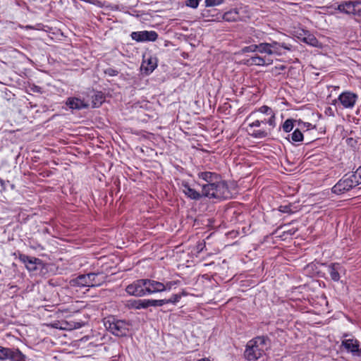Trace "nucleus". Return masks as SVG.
<instances>
[{"instance_id": "1", "label": "nucleus", "mask_w": 361, "mask_h": 361, "mask_svg": "<svg viewBox=\"0 0 361 361\" xmlns=\"http://www.w3.org/2000/svg\"><path fill=\"white\" fill-rule=\"evenodd\" d=\"M269 342L268 336H257L250 340L246 345L244 357L248 361H255L261 357L267 349Z\"/></svg>"}, {"instance_id": "2", "label": "nucleus", "mask_w": 361, "mask_h": 361, "mask_svg": "<svg viewBox=\"0 0 361 361\" xmlns=\"http://www.w3.org/2000/svg\"><path fill=\"white\" fill-rule=\"evenodd\" d=\"M130 325L129 322L117 319L114 317H109L104 322L106 329L114 335L119 337L127 336Z\"/></svg>"}, {"instance_id": "3", "label": "nucleus", "mask_w": 361, "mask_h": 361, "mask_svg": "<svg viewBox=\"0 0 361 361\" xmlns=\"http://www.w3.org/2000/svg\"><path fill=\"white\" fill-rule=\"evenodd\" d=\"M334 9L342 13L353 16L355 19L360 18H361V0L342 1Z\"/></svg>"}, {"instance_id": "4", "label": "nucleus", "mask_w": 361, "mask_h": 361, "mask_svg": "<svg viewBox=\"0 0 361 361\" xmlns=\"http://www.w3.org/2000/svg\"><path fill=\"white\" fill-rule=\"evenodd\" d=\"M357 174L345 175L331 189L332 192L341 195L358 185Z\"/></svg>"}, {"instance_id": "5", "label": "nucleus", "mask_w": 361, "mask_h": 361, "mask_svg": "<svg viewBox=\"0 0 361 361\" xmlns=\"http://www.w3.org/2000/svg\"><path fill=\"white\" fill-rule=\"evenodd\" d=\"M99 274L89 273L87 274L80 275L75 279L71 281L73 286H78L80 287L88 286L94 287L100 284V282L96 280Z\"/></svg>"}, {"instance_id": "6", "label": "nucleus", "mask_w": 361, "mask_h": 361, "mask_svg": "<svg viewBox=\"0 0 361 361\" xmlns=\"http://www.w3.org/2000/svg\"><path fill=\"white\" fill-rule=\"evenodd\" d=\"M62 279L61 277H55L49 279L48 286H47V292H51V305H58L59 302V290L61 289Z\"/></svg>"}, {"instance_id": "7", "label": "nucleus", "mask_w": 361, "mask_h": 361, "mask_svg": "<svg viewBox=\"0 0 361 361\" xmlns=\"http://www.w3.org/2000/svg\"><path fill=\"white\" fill-rule=\"evenodd\" d=\"M262 123H267L266 119L256 120L248 125L247 131L249 135L254 138L262 139L270 135V131L266 130H255V128H259Z\"/></svg>"}, {"instance_id": "8", "label": "nucleus", "mask_w": 361, "mask_h": 361, "mask_svg": "<svg viewBox=\"0 0 361 361\" xmlns=\"http://www.w3.org/2000/svg\"><path fill=\"white\" fill-rule=\"evenodd\" d=\"M145 279H138L127 286L126 291L130 295L142 297L146 295V291L145 290Z\"/></svg>"}, {"instance_id": "9", "label": "nucleus", "mask_w": 361, "mask_h": 361, "mask_svg": "<svg viewBox=\"0 0 361 361\" xmlns=\"http://www.w3.org/2000/svg\"><path fill=\"white\" fill-rule=\"evenodd\" d=\"M216 196L218 200H227L233 197V192L230 190L226 180H218L215 182Z\"/></svg>"}, {"instance_id": "10", "label": "nucleus", "mask_w": 361, "mask_h": 361, "mask_svg": "<svg viewBox=\"0 0 361 361\" xmlns=\"http://www.w3.org/2000/svg\"><path fill=\"white\" fill-rule=\"evenodd\" d=\"M245 12V8H235L224 13L223 15H221V17L222 19L228 22L245 21V18L247 17L243 15Z\"/></svg>"}, {"instance_id": "11", "label": "nucleus", "mask_w": 361, "mask_h": 361, "mask_svg": "<svg viewBox=\"0 0 361 361\" xmlns=\"http://www.w3.org/2000/svg\"><path fill=\"white\" fill-rule=\"evenodd\" d=\"M131 38L137 42H154L158 38L157 32L151 31H137L133 32L130 35Z\"/></svg>"}, {"instance_id": "12", "label": "nucleus", "mask_w": 361, "mask_h": 361, "mask_svg": "<svg viewBox=\"0 0 361 361\" xmlns=\"http://www.w3.org/2000/svg\"><path fill=\"white\" fill-rule=\"evenodd\" d=\"M341 346L343 347L348 353H350L354 356L361 357V348H360V342L357 339H344L341 342Z\"/></svg>"}, {"instance_id": "13", "label": "nucleus", "mask_w": 361, "mask_h": 361, "mask_svg": "<svg viewBox=\"0 0 361 361\" xmlns=\"http://www.w3.org/2000/svg\"><path fill=\"white\" fill-rule=\"evenodd\" d=\"M357 95L351 92H343L338 97V100L344 108L352 109L354 107L357 100Z\"/></svg>"}, {"instance_id": "14", "label": "nucleus", "mask_w": 361, "mask_h": 361, "mask_svg": "<svg viewBox=\"0 0 361 361\" xmlns=\"http://www.w3.org/2000/svg\"><path fill=\"white\" fill-rule=\"evenodd\" d=\"M271 50L272 51V54L276 55H282L285 54L286 51H290L293 50V47L290 44L286 43L285 42H276L272 41L270 42Z\"/></svg>"}, {"instance_id": "15", "label": "nucleus", "mask_w": 361, "mask_h": 361, "mask_svg": "<svg viewBox=\"0 0 361 361\" xmlns=\"http://www.w3.org/2000/svg\"><path fill=\"white\" fill-rule=\"evenodd\" d=\"M157 67V59L151 55H144L141 70L147 75L150 74Z\"/></svg>"}, {"instance_id": "16", "label": "nucleus", "mask_w": 361, "mask_h": 361, "mask_svg": "<svg viewBox=\"0 0 361 361\" xmlns=\"http://www.w3.org/2000/svg\"><path fill=\"white\" fill-rule=\"evenodd\" d=\"M145 281L146 282L145 288L146 295L162 292L166 290V286L163 283L147 279Z\"/></svg>"}, {"instance_id": "17", "label": "nucleus", "mask_w": 361, "mask_h": 361, "mask_svg": "<svg viewBox=\"0 0 361 361\" xmlns=\"http://www.w3.org/2000/svg\"><path fill=\"white\" fill-rule=\"evenodd\" d=\"M326 267L331 279L334 281H338L341 278L340 274L344 271L343 267L339 263H331Z\"/></svg>"}, {"instance_id": "18", "label": "nucleus", "mask_w": 361, "mask_h": 361, "mask_svg": "<svg viewBox=\"0 0 361 361\" xmlns=\"http://www.w3.org/2000/svg\"><path fill=\"white\" fill-rule=\"evenodd\" d=\"M183 193L190 199L198 200L202 197V194L192 188L186 181L181 183Z\"/></svg>"}, {"instance_id": "19", "label": "nucleus", "mask_w": 361, "mask_h": 361, "mask_svg": "<svg viewBox=\"0 0 361 361\" xmlns=\"http://www.w3.org/2000/svg\"><path fill=\"white\" fill-rule=\"evenodd\" d=\"M199 178L207 182V184L214 183L221 179V176L214 172L202 171L197 174Z\"/></svg>"}, {"instance_id": "20", "label": "nucleus", "mask_w": 361, "mask_h": 361, "mask_svg": "<svg viewBox=\"0 0 361 361\" xmlns=\"http://www.w3.org/2000/svg\"><path fill=\"white\" fill-rule=\"evenodd\" d=\"M273 61L270 59H266L258 55L250 57L247 61L248 65L265 66L271 64Z\"/></svg>"}, {"instance_id": "21", "label": "nucleus", "mask_w": 361, "mask_h": 361, "mask_svg": "<svg viewBox=\"0 0 361 361\" xmlns=\"http://www.w3.org/2000/svg\"><path fill=\"white\" fill-rule=\"evenodd\" d=\"M301 32H303L304 37H298V39L300 40L312 47H319V42L313 35L309 33L308 31H305L304 30H302Z\"/></svg>"}, {"instance_id": "22", "label": "nucleus", "mask_w": 361, "mask_h": 361, "mask_svg": "<svg viewBox=\"0 0 361 361\" xmlns=\"http://www.w3.org/2000/svg\"><path fill=\"white\" fill-rule=\"evenodd\" d=\"M215 189V183L203 185L202 191V197L216 199Z\"/></svg>"}, {"instance_id": "23", "label": "nucleus", "mask_w": 361, "mask_h": 361, "mask_svg": "<svg viewBox=\"0 0 361 361\" xmlns=\"http://www.w3.org/2000/svg\"><path fill=\"white\" fill-rule=\"evenodd\" d=\"M147 302V299L130 300L128 302V307L135 310L146 309L148 307Z\"/></svg>"}, {"instance_id": "24", "label": "nucleus", "mask_w": 361, "mask_h": 361, "mask_svg": "<svg viewBox=\"0 0 361 361\" xmlns=\"http://www.w3.org/2000/svg\"><path fill=\"white\" fill-rule=\"evenodd\" d=\"M66 105L72 109H81L86 106L83 101L78 98H68L66 102Z\"/></svg>"}, {"instance_id": "25", "label": "nucleus", "mask_w": 361, "mask_h": 361, "mask_svg": "<svg viewBox=\"0 0 361 361\" xmlns=\"http://www.w3.org/2000/svg\"><path fill=\"white\" fill-rule=\"evenodd\" d=\"M47 34L51 39H60L62 32L60 29L54 28L47 25Z\"/></svg>"}, {"instance_id": "26", "label": "nucleus", "mask_w": 361, "mask_h": 361, "mask_svg": "<svg viewBox=\"0 0 361 361\" xmlns=\"http://www.w3.org/2000/svg\"><path fill=\"white\" fill-rule=\"evenodd\" d=\"M25 356L18 349H11L8 360L11 361H24Z\"/></svg>"}, {"instance_id": "27", "label": "nucleus", "mask_w": 361, "mask_h": 361, "mask_svg": "<svg viewBox=\"0 0 361 361\" xmlns=\"http://www.w3.org/2000/svg\"><path fill=\"white\" fill-rule=\"evenodd\" d=\"M92 107L94 108L100 106L105 99L102 92H97L92 97Z\"/></svg>"}, {"instance_id": "28", "label": "nucleus", "mask_w": 361, "mask_h": 361, "mask_svg": "<svg viewBox=\"0 0 361 361\" xmlns=\"http://www.w3.org/2000/svg\"><path fill=\"white\" fill-rule=\"evenodd\" d=\"M295 122L297 121L293 118H288L284 121L281 127L279 128V130L282 128L284 132L290 133L293 129L294 123Z\"/></svg>"}, {"instance_id": "29", "label": "nucleus", "mask_w": 361, "mask_h": 361, "mask_svg": "<svg viewBox=\"0 0 361 361\" xmlns=\"http://www.w3.org/2000/svg\"><path fill=\"white\" fill-rule=\"evenodd\" d=\"M291 141L293 142H302L304 136L300 129L296 128L293 133L290 135Z\"/></svg>"}, {"instance_id": "30", "label": "nucleus", "mask_w": 361, "mask_h": 361, "mask_svg": "<svg viewBox=\"0 0 361 361\" xmlns=\"http://www.w3.org/2000/svg\"><path fill=\"white\" fill-rule=\"evenodd\" d=\"M257 51L260 53H266L269 55H272L270 43H260L257 44Z\"/></svg>"}, {"instance_id": "31", "label": "nucleus", "mask_w": 361, "mask_h": 361, "mask_svg": "<svg viewBox=\"0 0 361 361\" xmlns=\"http://www.w3.org/2000/svg\"><path fill=\"white\" fill-rule=\"evenodd\" d=\"M147 306L149 307H161L165 304H166V301L164 299L162 300H152V299H147Z\"/></svg>"}, {"instance_id": "32", "label": "nucleus", "mask_w": 361, "mask_h": 361, "mask_svg": "<svg viewBox=\"0 0 361 361\" xmlns=\"http://www.w3.org/2000/svg\"><path fill=\"white\" fill-rule=\"evenodd\" d=\"M11 353V348L1 347L0 348V360H7L9 353Z\"/></svg>"}, {"instance_id": "33", "label": "nucleus", "mask_w": 361, "mask_h": 361, "mask_svg": "<svg viewBox=\"0 0 361 361\" xmlns=\"http://www.w3.org/2000/svg\"><path fill=\"white\" fill-rule=\"evenodd\" d=\"M226 0H205V6L207 7H212L218 6L223 4Z\"/></svg>"}, {"instance_id": "34", "label": "nucleus", "mask_w": 361, "mask_h": 361, "mask_svg": "<svg viewBox=\"0 0 361 361\" xmlns=\"http://www.w3.org/2000/svg\"><path fill=\"white\" fill-rule=\"evenodd\" d=\"M291 207V204L281 205L278 209L282 213L293 214V211L292 210Z\"/></svg>"}, {"instance_id": "35", "label": "nucleus", "mask_w": 361, "mask_h": 361, "mask_svg": "<svg viewBox=\"0 0 361 361\" xmlns=\"http://www.w3.org/2000/svg\"><path fill=\"white\" fill-rule=\"evenodd\" d=\"M181 299V295L173 294L169 299H164L166 301V304L173 303L176 304Z\"/></svg>"}, {"instance_id": "36", "label": "nucleus", "mask_w": 361, "mask_h": 361, "mask_svg": "<svg viewBox=\"0 0 361 361\" xmlns=\"http://www.w3.org/2000/svg\"><path fill=\"white\" fill-rule=\"evenodd\" d=\"M20 259L21 261H23V262L25 263H27L28 262L29 264H30L32 267H29L28 265H26L27 267L29 269H35L34 267V263L32 262V259H30L26 255H21L20 256Z\"/></svg>"}, {"instance_id": "37", "label": "nucleus", "mask_w": 361, "mask_h": 361, "mask_svg": "<svg viewBox=\"0 0 361 361\" xmlns=\"http://www.w3.org/2000/svg\"><path fill=\"white\" fill-rule=\"evenodd\" d=\"M104 73L109 76H116L119 73V71L113 68H108L104 70Z\"/></svg>"}, {"instance_id": "38", "label": "nucleus", "mask_w": 361, "mask_h": 361, "mask_svg": "<svg viewBox=\"0 0 361 361\" xmlns=\"http://www.w3.org/2000/svg\"><path fill=\"white\" fill-rule=\"evenodd\" d=\"M257 50V44H252L247 47H245L243 48L242 51L243 53H247V52H254Z\"/></svg>"}, {"instance_id": "39", "label": "nucleus", "mask_w": 361, "mask_h": 361, "mask_svg": "<svg viewBox=\"0 0 361 361\" xmlns=\"http://www.w3.org/2000/svg\"><path fill=\"white\" fill-rule=\"evenodd\" d=\"M258 111L267 115H271V114H274L272 109L270 107L265 105L261 106Z\"/></svg>"}, {"instance_id": "40", "label": "nucleus", "mask_w": 361, "mask_h": 361, "mask_svg": "<svg viewBox=\"0 0 361 361\" xmlns=\"http://www.w3.org/2000/svg\"><path fill=\"white\" fill-rule=\"evenodd\" d=\"M83 1L94 5L99 8H103L104 4L99 0H82Z\"/></svg>"}, {"instance_id": "41", "label": "nucleus", "mask_w": 361, "mask_h": 361, "mask_svg": "<svg viewBox=\"0 0 361 361\" xmlns=\"http://www.w3.org/2000/svg\"><path fill=\"white\" fill-rule=\"evenodd\" d=\"M200 0H188L186 2V6L191 7L192 8H196Z\"/></svg>"}, {"instance_id": "42", "label": "nucleus", "mask_w": 361, "mask_h": 361, "mask_svg": "<svg viewBox=\"0 0 361 361\" xmlns=\"http://www.w3.org/2000/svg\"><path fill=\"white\" fill-rule=\"evenodd\" d=\"M275 114H271L270 118L267 120V123L271 126L272 128H274L276 126V122H275Z\"/></svg>"}, {"instance_id": "43", "label": "nucleus", "mask_w": 361, "mask_h": 361, "mask_svg": "<svg viewBox=\"0 0 361 361\" xmlns=\"http://www.w3.org/2000/svg\"><path fill=\"white\" fill-rule=\"evenodd\" d=\"M298 123V126L302 128H306L307 129H308L310 126H312V124L310 123H305V122H303L301 120H298L297 121Z\"/></svg>"}, {"instance_id": "44", "label": "nucleus", "mask_w": 361, "mask_h": 361, "mask_svg": "<svg viewBox=\"0 0 361 361\" xmlns=\"http://www.w3.org/2000/svg\"><path fill=\"white\" fill-rule=\"evenodd\" d=\"M179 283V281H172L167 282L165 285L166 286V290H170L173 286L176 285Z\"/></svg>"}, {"instance_id": "45", "label": "nucleus", "mask_w": 361, "mask_h": 361, "mask_svg": "<svg viewBox=\"0 0 361 361\" xmlns=\"http://www.w3.org/2000/svg\"><path fill=\"white\" fill-rule=\"evenodd\" d=\"M212 11V10H209V9H204L202 11V15L204 18H209L210 16L212 17H214V15L213 14H211L210 12Z\"/></svg>"}, {"instance_id": "46", "label": "nucleus", "mask_w": 361, "mask_h": 361, "mask_svg": "<svg viewBox=\"0 0 361 361\" xmlns=\"http://www.w3.org/2000/svg\"><path fill=\"white\" fill-rule=\"evenodd\" d=\"M353 174H357V180L358 181V183H361V166L356 170Z\"/></svg>"}, {"instance_id": "47", "label": "nucleus", "mask_w": 361, "mask_h": 361, "mask_svg": "<svg viewBox=\"0 0 361 361\" xmlns=\"http://www.w3.org/2000/svg\"><path fill=\"white\" fill-rule=\"evenodd\" d=\"M47 326H51V327L55 328V329H63L62 326H59V322H55V323H47Z\"/></svg>"}, {"instance_id": "48", "label": "nucleus", "mask_w": 361, "mask_h": 361, "mask_svg": "<svg viewBox=\"0 0 361 361\" xmlns=\"http://www.w3.org/2000/svg\"><path fill=\"white\" fill-rule=\"evenodd\" d=\"M325 114L329 116H334V111L331 107H328L326 109Z\"/></svg>"}, {"instance_id": "49", "label": "nucleus", "mask_w": 361, "mask_h": 361, "mask_svg": "<svg viewBox=\"0 0 361 361\" xmlns=\"http://www.w3.org/2000/svg\"><path fill=\"white\" fill-rule=\"evenodd\" d=\"M48 268H50V270H51V271L53 270L54 271V268H55V266L53 264H48L47 263V272L48 271Z\"/></svg>"}, {"instance_id": "50", "label": "nucleus", "mask_w": 361, "mask_h": 361, "mask_svg": "<svg viewBox=\"0 0 361 361\" xmlns=\"http://www.w3.org/2000/svg\"><path fill=\"white\" fill-rule=\"evenodd\" d=\"M178 295H181V297L182 296H185L188 295V293L185 290H183V291L180 293H178Z\"/></svg>"}, {"instance_id": "51", "label": "nucleus", "mask_w": 361, "mask_h": 361, "mask_svg": "<svg viewBox=\"0 0 361 361\" xmlns=\"http://www.w3.org/2000/svg\"><path fill=\"white\" fill-rule=\"evenodd\" d=\"M197 361H210V360L207 358H202V359L198 360Z\"/></svg>"}, {"instance_id": "52", "label": "nucleus", "mask_w": 361, "mask_h": 361, "mask_svg": "<svg viewBox=\"0 0 361 361\" xmlns=\"http://www.w3.org/2000/svg\"><path fill=\"white\" fill-rule=\"evenodd\" d=\"M295 230H294V231L290 230L288 233L289 234H290V235H293V234H294V233H295Z\"/></svg>"}, {"instance_id": "53", "label": "nucleus", "mask_w": 361, "mask_h": 361, "mask_svg": "<svg viewBox=\"0 0 361 361\" xmlns=\"http://www.w3.org/2000/svg\"><path fill=\"white\" fill-rule=\"evenodd\" d=\"M297 37H304L303 32H300Z\"/></svg>"}, {"instance_id": "54", "label": "nucleus", "mask_w": 361, "mask_h": 361, "mask_svg": "<svg viewBox=\"0 0 361 361\" xmlns=\"http://www.w3.org/2000/svg\"><path fill=\"white\" fill-rule=\"evenodd\" d=\"M355 20L360 23H361V18H355Z\"/></svg>"}, {"instance_id": "55", "label": "nucleus", "mask_w": 361, "mask_h": 361, "mask_svg": "<svg viewBox=\"0 0 361 361\" xmlns=\"http://www.w3.org/2000/svg\"><path fill=\"white\" fill-rule=\"evenodd\" d=\"M333 8V6H329L322 7V9H324V8Z\"/></svg>"}, {"instance_id": "56", "label": "nucleus", "mask_w": 361, "mask_h": 361, "mask_svg": "<svg viewBox=\"0 0 361 361\" xmlns=\"http://www.w3.org/2000/svg\"><path fill=\"white\" fill-rule=\"evenodd\" d=\"M201 246H202V244H200L199 245H197V247H198V248H200V250H202V247H201Z\"/></svg>"}, {"instance_id": "57", "label": "nucleus", "mask_w": 361, "mask_h": 361, "mask_svg": "<svg viewBox=\"0 0 361 361\" xmlns=\"http://www.w3.org/2000/svg\"><path fill=\"white\" fill-rule=\"evenodd\" d=\"M201 246H202V244H200L199 245H197V247H198V248H200V250H202V247H201Z\"/></svg>"}, {"instance_id": "58", "label": "nucleus", "mask_w": 361, "mask_h": 361, "mask_svg": "<svg viewBox=\"0 0 361 361\" xmlns=\"http://www.w3.org/2000/svg\"><path fill=\"white\" fill-rule=\"evenodd\" d=\"M201 246H202V244H200L199 245H197V247H198V248H200V250H202V247H201Z\"/></svg>"}, {"instance_id": "59", "label": "nucleus", "mask_w": 361, "mask_h": 361, "mask_svg": "<svg viewBox=\"0 0 361 361\" xmlns=\"http://www.w3.org/2000/svg\"><path fill=\"white\" fill-rule=\"evenodd\" d=\"M201 246H202V244H200L199 245H197V247H198V248H200V250H202V247H201Z\"/></svg>"}, {"instance_id": "60", "label": "nucleus", "mask_w": 361, "mask_h": 361, "mask_svg": "<svg viewBox=\"0 0 361 361\" xmlns=\"http://www.w3.org/2000/svg\"><path fill=\"white\" fill-rule=\"evenodd\" d=\"M35 88L36 89L37 91H39L40 87L35 86Z\"/></svg>"}, {"instance_id": "61", "label": "nucleus", "mask_w": 361, "mask_h": 361, "mask_svg": "<svg viewBox=\"0 0 361 361\" xmlns=\"http://www.w3.org/2000/svg\"><path fill=\"white\" fill-rule=\"evenodd\" d=\"M46 231H47V233H50L48 228H47Z\"/></svg>"}, {"instance_id": "62", "label": "nucleus", "mask_w": 361, "mask_h": 361, "mask_svg": "<svg viewBox=\"0 0 361 361\" xmlns=\"http://www.w3.org/2000/svg\"><path fill=\"white\" fill-rule=\"evenodd\" d=\"M49 174L48 173V171H47V174H46V176H49Z\"/></svg>"}, {"instance_id": "63", "label": "nucleus", "mask_w": 361, "mask_h": 361, "mask_svg": "<svg viewBox=\"0 0 361 361\" xmlns=\"http://www.w3.org/2000/svg\"><path fill=\"white\" fill-rule=\"evenodd\" d=\"M26 27H27V28H31L32 27H31V26H30V25H27Z\"/></svg>"}, {"instance_id": "64", "label": "nucleus", "mask_w": 361, "mask_h": 361, "mask_svg": "<svg viewBox=\"0 0 361 361\" xmlns=\"http://www.w3.org/2000/svg\"><path fill=\"white\" fill-rule=\"evenodd\" d=\"M255 128V130H259L258 128Z\"/></svg>"}]
</instances>
